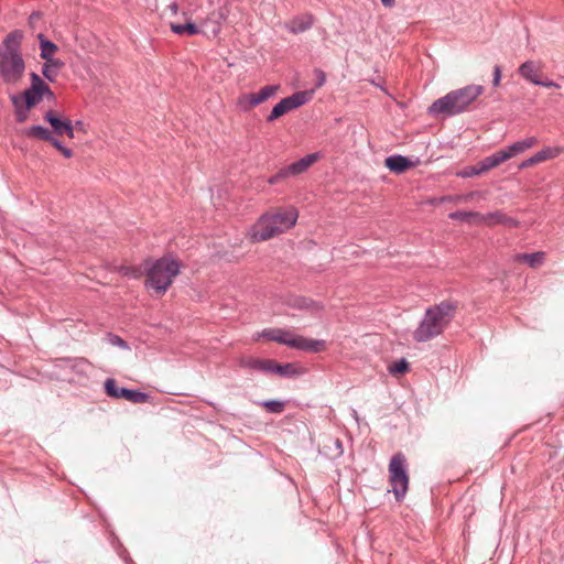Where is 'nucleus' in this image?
<instances>
[{
	"label": "nucleus",
	"instance_id": "obj_2",
	"mask_svg": "<svg viewBox=\"0 0 564 564\" xmlns=\"http://www.w3.org/2000/svg\"><path fill=\"white\" fill-rule=\"evenodd\" d=\"M484 93L481 85H468L455 89L436 99L429 107V115L433 117H454L468 110L469 106Z\"/></svg>",
	"mask_w": 564,
	"mask_h": 564
},
{
	"label": "nucleus",
	"instance_id": "obj_49",
	"mask_svg": "<svg viewBox=\"0 0 564 564\" xmlns=\"http://www.w3.org/2000/svg\"><path fill=\"white\" fill-rule=\"evenodd\" d=\"M176 10V4H173L172 6V11H175Z\"/></svg>",
	"mask_w": 564,
	"mask_h": 564
},
{
	"label": "nucleus",
	"instance_id": "obj_33",
	"mask_svg": "<svg viewBox=\"0 0 564 564\" xmlns=\"http://www.w3.org/2000/svg\"><path fill=\"white\" fill-rule=\"evenodd\" d=\"M409 369V362L402 358L393 365L389 366V372L393 376L404 373Z\"/></svg>",
	"mask_w": 564,
	"mask_h": 564
},
{
	"label": "nucleus",
	"instance_id": "obj_41",
	"mask_svg": "<svg viewBox=\"0 0 564 564\" xmlns=\"http://www.w3.org/2000/svg\"><path fill=\"white\" fill-rule=\"evenodd\" d=\"M479 174H482V173L478 172V164H476L474 166L466 169L462 175L465 177H470V176H475V175H479Z\"/></svg>",
	"mask_w": 564,
	"mask_h": 564
},
{
	"label": "nucleus",
	"instance_id": "obj_4",
	"mask_svg": "<svg viewBox=\"0 0 564 564\" xmlns=\"http://www.w3.org/2000/svg\"><path fill=\"white\" fill-rule=\"evenodd\" d=\"M180 272L177 261L163 257L147 269V285L158 293H164Z\"/></svg>",
	"mask_w": 564,
	"mask_h": 564
},
{
	"label": "nucleus",
	"instance_id": "obj_38",
	"mask_svg": "<svg viewBox=\"0 0 564 564\" xmlns=\"http://www.w3.org/2000/svg\"><path fill=\"white\" fill-rule=\"evenodd\" d=\"M492 77H494V78H492V85H494L495 87L499 86L500 80H501V68H500V66L496 65V66L494 67V74H492Z\"/></svg>",
	"mask_w": 564,
	"mask_h": 564
},
{
	"label": "nucleus",
	"instance_id": "obj_10",
	"mask_svg": "<svg viewBox=\"0 0 564 564\" xmlns=\"http://www.w3.org/2000/svg\"><path fill=\"white\" fill-rule=\"evenodd\" d=\"M319 158V153H311L300 159L296 162L289 164L285 167H282L281 175H289V177L296 176L305 172L312 164H314Z\"/></svg>",
	"mask_w": 564,
	"mask_h": 564
},
{
	"label": "nucleus",
	"instance_id": "obj_29",
	"mask_svg": "<svg viewBox=\"0 0 564 564\" xmlns=\"http://www.w3.org/2000/svg\"><path fill=\"white\" fill-rule=\"evenodd\" d=\"M171 30L177 35H195L199 33L198 26L191 21L185 24L171 23Z\"/></svg>",
	"mask_w": 564,
	"mask_h": 564
},
{
	"label": "nucleus",
	"instance_id": "obj_8",
	"mask_svg": "<svg viewBox=\"0 0 564 564\" xmlns=\"http://www.w3.org/2000/svg\"><path fill=\"white\" fill-rule=\"evenodd\" d=\"M105 390L106 393L111 398L126 399L135 404L144 403L150 399L148 393L127 388H119L116 380L112 378H108L105 381Z\"/></svg>",
	"mask_w": 564,
	"mask_h": 564
},
{
	"label": "nucleus",
	"instance_id": "obj_42",
	"mask_svg": "<svg viewBox=\"0 0 564 564\" xmlns=\"http://www.w3.org/2000/svg\"><path fill=\"white\" fill-rule=\"evenodd\" d=\"M281 174H282V169H281L276 174H274L273 176H271V177L269 178V181H268V182H269L270 184H276L280 180H283V178H288V177H289V175H281Z\"/></svg>",
	"mask_w": 564,
	"mask_h": 564
},
{
	"label": "nucleus",
	"instance_id": "obj_13",
	"mask_svg": "<svg viewBox=\"0 0 564 564\" xmlns=\"http://www.w3.org/2000/svg\"><path fill=\"white\" fill-rule=\"evenodd\" d=\"M536 143H538V139L535 137H529V138H525L523 140H520V141H517V142L510 144L509 147L500 150V152H501V154H508V156H507V161H508L509 159L532 148Z\"/></svg>",
	"mask_w": 564,
	"mask_h": 564
},
{
	"label": "nucleus",
	"instance_id": "obj_37",
	"mask_svg": "<svg viewBox=\"0 0 564 564\" xmlns=\"http://www.w3.org/2000/svg\"><path fill=\"white\" fill-rule=\"evenodd\" d=\"M252 98V94H245L242 96L239 97L238 99V106L243 110V111H248L250 110L251 108H253L254 106H251L250 104V99Z\"/></svg>",
	"mask_w": 564,
	"mask_h": 564
},
{
	"label": "nucleus",
	"instance_id": "obj_27",
	"mask_svg": "<svg viewBox=\"0 0 564 564\" xmlns=\"http://www.w3.org/2000/svg\"><path fill=\"white\" fill-rule=\"evenodd\" d=\"M44 119L45 121H47L52 128H53V131L56 133V134H63V130L66 128V124H67V121H69V119H61L59 117H57V115L52 111V110H48L45 115H44Z\"/></svg>",
	"mask_w": 564,
	"mask_h": 564
},
{
	"label": "nucleus",
	"instance_id": "obj_12",
	"mask_svg": "<svg viewBox=\"0 0 564 564\" xmlns=\"http://www.w3.org/2000/svg\"><path fill=\"white\" fill-rule=\"evenodd\" d=\"M271 216L274 219V224H276L281 232L294 226L297 220V212L295 208L280 210L272 214Z\"/></svg>",
	"mask_w": 564,
	"mask_h": 564
},
{
	"label": "nucleus",
	"instance_id": "obj_35",
	"mask_svg": "<svg viewBox=\"0 0 564 564\" xmlns=\"http://www.w3.org/2000/svg\"><path fill=\"white\" fill-rule=\"evenodd\" d=\"M282 328H267L257 335V338L264 337L269 340L276 341V337H280Z\"/></svg>",
	"mask_w": 564,
	"mask_h": 564
},
{
	"label": "nucleus",
	"instance_id": "obj_9",
	"mask_svg": "<svg viewBox=\"0 0 564 564\" xmlns=\"http://www.w3.org/2000/svg\"><path fill=\"white\" fill-rule=\"evenodd\" d=\"M281 231L271 215H263L252 228L251 238L254 241H264Z\"/></svg>",
	"mask_w": 564,
	"mask_h": 564
},
{
	"label": "nucleus",
	"instance_id": "obj_46",
	"mask_svg": "<svg viewBox=\"0 0 564 564\" xmlns=\"http://www.w3.org/2000/svg\"><path fill=\"white\" fill-rule=\"evenodd\" d=\"M381 3L386 7V8H391L394 6L395 3V0H381Z\"/></svg>",
	"mask_w": 564,
	"mask_h": 564
},
{
	"label": "nucleus",
	"instance_id": "obj_22",
	"mask_svg": "<svg viewBox=\"0 0 564 564\" xmlns=\"http://www.w3.org/2000/svg\"><path fill=\"white\" fill-rule=\"evenodd\" d=\"M545 253L542 251L533 252V253H518L514 256V261L517 262H525L531 268H536L541 265L544 261Z\"/></svg>",
	"mask_w": 564,
	"mask_h": 564
},
{
	"label": "nucleus",
	"instance_id": "obj_39",
	"mask_svg": "<svg viewBox=\"0 0 564 564\" xmlns=\"http://www.w3.org/2000/svg\"><path fill=\"white\" fill-rule=\"evenodd\" d=\"M315 76H316V87H322L326 82V75L321 69H315Z\"/></svg>",
	"mask_w": 564,
	"mask_h": 564
},
{
	"label": "nucleus",
	"instance_id": "obj_11",
	"mask_svg": "<svg viewBox=\"0 0 564 564\" xmlns=\"http://www.w3.org/2000/svg\"><path fill=\"white\" fill-rule=\"evenodd\" d=\"M541 72L542 63L532 59L525 61L518 68L519 75L525 80L532 83L533 85L538 83Z\"/></svg>",
	"mask_w": 564,
	"mask_h": 564
},
{
	"label": "nucleus",
	"instance_id": "obj_23",
	"mask_svg": "<svg viewBox=\"0 0 564 564\" xmlns=\"http://www.w3.org/2000/svg\"><path fill=\"white\" fill-rule=\"evenodd\" d=\"M279 90L278 85H268L260 89L259 93L252 94V98L250 99L251 106H258L269 98L273 97Z\"/></svg>",
	"mask_w": 564,
	"mask_h": 564
},
{
	"label": "nucleus",
	"instance_id": "obj_50",
	"mask_svg": "<svg viewBox=\"0 0 564 564\" xmlns=\"http://www.w3.org/2000/svg\"><path fill=\"white\" fill-rule=\"evenodd\" d=\"M176 10V4H173L172 6V11H175Z\"/></svg>",
	"mask_w": 564,
	"mask_h": 564
},
{
	"label": "nucleus",
	"instance_id": "obj_15",
	"mask_svg": "<svg viewBox=\"0 0 564 564\" xmlns=\"http://www.w3.org/2000/svg\"><path fill=\"white\" fill-rule=\"evenodd\" d=\"M482 224H488V225L502 224L510 228L517 227L519 225L517 219H514L513 217H510L499 210L485 214L482 217Z\"/></svg>",
	"mask_w": 564,
	"mask_h": 564
},
{
	"label": "nucleus",
	"instance_id": "obj_44",
	"mask_svg": "<svg viewBox=\"0 0 564 564\" xmlns=\"http://www.w3.org/2000/svg\"><path fill=\"white\" fill-rule=\"evenodd\" d=\"M48 142L58 151H61L64 148V145L53 135H52V139L48 140Z\"/></svg>",
	"mask_w": 564,
	"mask_h": 564
},
{
	"label": "nucleus",
	"instance_id": "obj_48",
	"mask_svg": "<svg viewBox=\"0 0 564 564\" xmlns=\"http://www.w3.org/2000/svg\"><path fill=\"white\" fill-rule=\"evenodd\" d=\"M82 124H83V122L79 120L75 122V127H80Z\"/></svg>",
	"mask_w": 564,
	"mask_h": 564
},
{
	"label": "nucleus",
	"instance_id": "obj_5",
	"mask_svg": "<svg viewBox=\"0 0 564 564\" xmlns=\"http://www.w3.org/2000/svg\"><path fill=\"white\" fill-rule=\"evenodd\" d=\"M389 476L395 499H403L409 487V476L405 468V457L402 453H397L391 457L389 463Z\"/></svg>",
	"mask_w": 564,
	"mask_h": 564
},
{
	"label": "nucleus",
	"instance_id": "obj_30",
	"mask_svg": "<svg viewBox=\"0 0 564 564\" xmlns=\"http://www.w3.org/2000/svg\"><path fill=\"white\" fill-rule=\"evenodd\" d=\"M11 101L13 104V106L15 107V119L18 122H24L26 121L28 117H29V111L31 108H28V106L25 105L24 107H22L21 102H22V98L21 96H12L11 97Z\"/></svg>",
	"mask_w": 564,
	"mask_h": 564
},
{
	"label": "nucleus",
	"instance_id": "obj_24",
	"mask_svg": "<svg viewBox=\"0 0 564 564\" xmlns=\"http://www.w3.org/2000/svg\"><path fill=\"white\" fill-rule=\"evenodd\" d=\"M271 372L285 378H293L300 375V371L297 370L296 366L290 362L276 364L275 361H273Z\"/></svg>",
	"mask_w": 564,
	"mask_h": 564
},
{
	"label": "nucleus",
	"instance_id": "obj_26",
	"mask_svg": "<svg viewBox=\"0 0 564 564\" xmlns=\"http://www.w3.org/2000/svg\"><path fill=\"white\" fill-rule=\"evenodd\" d=\"M449 217L452 219H458L471 224H482V217L484 214L476 213V212H464V210H457L452 214H449Z\"/></svg>",
	"mask_w": 564,
	"mask_h": 564
},
{
	"label": "nucleus",
	"instance_id": "obj_6",
	"mask_svg": "<svg viewBox=\"0 0 564 564\" xmlns=\"http://www.w3.org/2000/svg\"><path fill=\"white\" fill-rule=\"evenodd\" d=\"M276 343L310 352H318L325 347L324 340L306 338L294 334L292 330L283 328L281 329L280 337H276Z\"/></svg>",
	"mask_w": 564,
	"mask_h": 564
},
{
	"label": "nucleus",
	"instance_id": "obj_7",
	"mask_svg": "<svg viewBox=\"0 0 564 564\" xmlns=\"http://www.w3.org/2000/svg\"><path fill=\"white\" fill-rule=\"evenodd\" d=\"M315 90H302L296 91L293 95L283 98L280 102H278L271 110L267 120L269 122L274 121L286 112L296 109L305 104H307L314 96Z\"/></svg>",
	"mask_w": 564,
	"mask_h": 564
},
{
	"label": "nucleus",
	"instance_id": "obj_1",
	"mask_svg": "<svg viewBox=\"0 0 564 564\" xmlns=\"http://www.w3.org/2000/svg\"><path fill=\"white\" fill-rule=\"evenodd\" d=\"M457 305L451 301L430 306L413 333V338L419 343L429 341L441 335L451 323Z\"/></svg>",
	"mask_w": 564,
	"mask_h": 564
},
{
	"label": "nucleus",
	"instance_id": "obj_34",
	"mask_svg": "<svg viewBox=\"0 0 564 564\" xmlns=\"http://www.w3.org/2000/svg\"><path fill=\"white\" fill-rule=\"evenodd\" d=\"M21 98L25 101L28 108H32L42 99V97H37L34 93L30 91L29 89L24 90Z\"/></svg>",
	"mask_w": 564,
	"mask_h": 564
},
{
	"label": "nucleus",
	"instance_id": "obj_40",
	"mask_svg": "<svg viewBox=\"0 0 564 564\" xmlns=\"http://www.w3.org/2000/svg\"><path fill=\"white\" fill-rule=\"evenodd\" d=\"M536 86H543V87H547V88H560L561 86L553 82V80H549V79H545V80H542V79H538V83H535Z\"/></svg>",
	"mask_w": 564,
	"mask_h": 564
},
{
	"label": "nucleus",
	"instance_id": "obj_47",
	"mask_svg": "<svg viewBox=\"0 0 564 564\" xmlns=\"http://www.w3.org/2000/svg\"><path fill=\"white\" fill-rule=\"evenodd\" d=\"M335 444H336V447H337V448H338V451H339V454H341V453H343L341 442H340L339 440H336V441H335Z\"/></svg>",
	"mask_w": 564,
	"mask_h": 564
},
{
	"label": "nucleus",
	"instance_id": "obj_19",
	"mask_svg": "<svg viewBox=\"0 0 564 564\" xmlns=\"http://www.w3.org/2000/svg\"><path fill=\"white\" fill-rule=\"evenodd\" d=\"M37 40L40 43L41 58L45 59L46 62H52L55 59L54 55L58 51L57 45L47 40L42 33L37 34Z\"/></svg>",
	"mask_w": 564,
	"mask_h": 564
},
{
	"label": "nucleus",
	"instance_id": "obj_14",
	"mask_svg": "<svg viewBox=\"0 0 564 564\" xmlns=\"http://www.w3.org/2000/svg\"><path fill=\"white\" fill-rule=\"evenodd\" d=\"M558 153H560V149H557V148H550V147L544 148L541 151L536 152L531 158L523 161L519 167L527 169V167L538 164L540 162L553 159V158L557 156Z\"/></svg>",
	"mask_w": 564,
	"mask_h": 564
},
{
	"label": "nucleus",
	"instance_id": "obj_43",
	"mask_svg": "<svg viewBox=\"0 0 564 564\" xmlns=\"http://www.w3.org/2000/svg\"><path fill=\"white\" fill-rule=\"evenodd\" d=\"M66 134L68 138H74V126L72 124V121H67L66 128L63 130V134Z\"/></svg>",
	"mask_w": 564,
	"mask_h": 564
},
{
	"label": "nucleus",
	"instance_id": "obj_3",
	"mask_svg": "<svg viewBox=\"0 0 564 564\" xmlns=\"http://www.w3.org/2000/svg\"><path fill=\"white\" fill-rule=\"evenodd\" d=\"M22 33L13 31L9 33L0 48V75L4 83L15 84L24 73L25 64L20 53Z\"/></svg>",
	"mask_w": 564,
	"mask_h": 564
},
{
	"label": "nucleus",
	"instance_id": "obj_31",
	"mask_svg": "<svg viewBox=\"0 0 564 564\" xmlns=\"http://www.w3.org/2000/svg\"><path fill=\"white\" fill-rule=\"evenodd\" d=\"M291 305L296 308H301V310H312V311L319 310V306L317 303L313 302L312 300L305 299V297L295 299Z\"/></svg>",
	"mask_w": 564,
	"mask_h": 564
},
{
	"label": "nucleus",
	"instance_id": "obj_17",
	"mask_svg": "<svg viewBox=\"0 0 564 564\" xmlns=\"http://www.w3.org/2000/svg\"><path fill=\"white\" fill-rule=\"evenodd\" d=\"M313 24V18L310 14L299 15L293 18L290 22L286 23V29L293 33L299 34L306 30H308Z\"/></svg>",
	"mask_w": 564,
	"mask_h": 564
},
{
	"label": "nucleus",
	"instance_id": "obj_25",
	"mask_svg": "<svg viewBox=\"0 0 564 564\" xmlns=\"http://www.w3.org/2000/svg\"><path fill=\"white\" fill-rule=\"evenodd\" d=\"M23 133L28 138H33L43 141L51 140L53 135L47 128L39 124L31 126L30 128L25 129Z\"/></svg>",
	"mask_w": 564,
	"mask_h": 564
},
{
	"label": "nucleus",
	"instance_id": "obj_28",
	"mask_svg": "<svg viewBox=\"0 0 564 564\" xmlns=\"http://www.w3.org/2000/svg\"><path fill=\"white\" fill-rule=\"evenodd\" d=\"M63 65H64V63L59 59H53L52 62H46L43 65L42 74L47 80L54 82L58 74V70L63 67Z\"/></svg>",
	"mask_w": 564,
	"mask_h": 564
},
{
	"label": "nucleus",
	"instance_id": "obj_36",
	"mask_svg": "<svg viewBox=\"0 0 564 564\" xmlns=\"http://www.w3.org/2000/svg\"><path fill=\"white\" fill-rule=\"evenodd\" d=\"M107 340L110 345L120 347L122 349H129V345L121 337L113 334H108Z\"/></svg>",
	"mask_w": 564,
	"mask_h": 564
},
{
	"label": "nucleus",
	"instance_id": "obj_18",
	"mask_svg": "<svg viewBox=\"0 0 564 564\" xmlns=\"http://www.w3.org/2000/svg\"><path fill=\"white\" fill-rule=\"evenodd\" d=\"M508 154H501L500 151L492 153L489 156H486L478 164V172L485 173L494 167H497L502 162L507 161Z\"/></svg>",
	"mask_w": 564,
	"mask_h": 564
},
{
	"label": "nucleus",
	"instance_id": "obj_45",
	"mask_svg": "<svg viewBox=\"0 0 564 564\" xmlns=\"http://www.w3.org/2000/svg\"><path fill=\"white\" fill-rule=\"evenodd\" d=\"M59 152L67 159L73 156V151L66 147H64Z\"/></svg>",
	"mask_w": 564,
	"mask_h": 564
},
{
	"label": "nucleus",
	"instance_id": "obj_32",
	"mask_svg": "<svg viewBox=\"0 0 564 564\" xmlns=\"http://www.w3.org/2000/svg\"><path fill=\"white\" fill-rule=\"evenodd\" d=\"M271 413H281L284 410V403L279 400H268L260 403Z\"/></svg>",
	"mask_w": 564,
	"mask_h": 564
},
{
	"label": "nucleus",
	"instance_id": "obj_21",
	"mask_svg": "<svg viewBox=\"0 0 564 564\" xmlns=\"http://www.w3.org/2000/svg\"><path fill=\"white\" fill-rule=\"evenodd\" d=\"M273 360L271 359H258V358H246L241 360V366L250 369H254L261 372L272 371Z\"/></svg>",
	"mask_w": 564,
	"mask_h": 564
},
{
	"label": "nucleus",
	"instance_id": "obj_16",
	"mask_svg": "<svg viewBox=\"0 0 564 564\" xmlns=\"http://www.w3.org/2000/svg\"><path fill=\"white\" fill-rule=\"evenodd\" d=\"M384 164L391 172L399 174L413 166V163L408 158L399 154L388 156Z\"/></svg>",
	"mask_w": 564,
	"mask_h": 564
},
{
	"label": "nucleus",
	"instance_id": "obj_20",
	"mask_svg": "<svg viewBox=\"0 0 564 564\" xmlns=\"http://www.w3.org/2000/svg\"><path fill=\"white\" fill-rule=\"evenodd\" d=\"M28 89L34 93L37 97L46 95L50 98H54L53 91L36 73L31 74V87Z\"/></svg>",
	"mask_w": 564,
	"mask_h": 564
}]
</instances>
